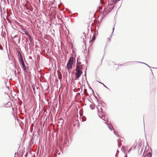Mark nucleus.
<instances>
[{
    "mask_svg": "<svg viewBox=\"0 0 157 157\" xmlns=\"http://www.w3.org/2000/svg\"><path fill=\"white\" fill-rule=\"evenodd\" d=\"M69 141L67 136H65L64 140L63 141L62 137L60 138L59 140V147L61 151H62L64 149V147L67 146L68 145Z\"/></svg>",
    "mask_w": 157,
    "mask_h": 157,
    "instance_id": "nucleus-1",
    "label": "nucleus"
},
{
    "mask_svg": "<svg viewBox=\"0 0 157 157\" xmlns=\"http://www.w3.org/2000/svg\"><path fill=\"white\" fill-rule=\"evenodd\" d=\"M20 63L21 64V67L23 70L24 72L25 73H27L28 71L29 70V67L28 66V64L26 62H25L23 60L22 56L20 53Z\"/></svg>",
    "mask_w": 157,
    "mask_h": 157,
    "instance_id": "nucleus-2",
    "label": "nucleus"
},
{
    "mask_svg": "<svg viewBox=\"0 0 157 157\" xmlns=\"http://www.w3.org/2000/svg\"><path fill=\"white\" fill-rule=\"evenodd\" d=\"M83 68H79V67H77L76 68L75 71L76 72L75 73V80H77L81 76L82 74V69Z\"/></svg>",
    "mask_w": 157,
    "mask_h": 157,
    "instance_id": "nucleus-3",
    "label": "nucleus"
},
{
    "mask_svg": "<svg viewBox=\"0 0 157 157\" xmlns=\"http://www.w3.org/2000/svg\"><path fill=\"white\" fill-rule=\"evenodd\" d=\"M100 109H101V113H102V114H101V115L98 114L99 117L101 118L104 121H105V122H104V123H105V124H106L108 126V127L109 128V130H110L111 131H112V128L111 127V126L110 125H109V124H108L106 122L107 121V120H106L105 119V116H103V111L102 108H101V107L100 108Z\"/></svg>",
    "mask_w": 157,
    "mask_h": 157,
    "instance_id": "nucleus-4",
    "label": "nucleus"
},
{
    "mask_svg": "<svg viewBox=\"0 0 157 157\" xmlns=\"http://www.w3.org/2000/svg\"><path fill=\"white\" fill-rule=\"evenodd\" d=\"M73 61V57H70L67 65V68L68 70H69L72 68Z\"/></svg>",
    "mask_w": 157,
    "mask_h": 157,
    "instance_id": "nucleus-5",
    "label": "nucleus"
},
{
    "mask_svg": "<svg viewBox=\"0 0 157 157\" xmlns=\"http://www.w3.org/2000/svg\"><path fill=\"white\" fill-rule=\"evenodd\" d=\"M20 33L23 34H25L27 36L29 35L28 32L27 30L22 26L20 25Z\"/></svg>",
    "mask_w": 157,
    "mask_h": 157,
    "instance_id": "nucleus-6",
    "label": "nucleus"
},
{
    "mask_svg": "<svg viewBox=\"0 0 157 157\" xmlns=\"http://www.w3.org/2000/svg\"><path fill=\"white\" fill-rule=\"evenodd\" d=\"M81 63L79 61H77L76 62V68H77V67H79V68H83V64H81Z\"/></svg>",
    "mask_w": 157,
    "mask_h": 157,
    "instance_id": "nucleus-7",
    "label": "nucleus"
},
{
    "mask_svg": "<svg viewBox=\"0 0 157 157\" xmlns=\"http://www.w3.org/2000/svg\"><path fill=\"white\" fill-rule=\"evenodd\" d=\"M146 154H147L145 155L144 157H151L152 154L150 152H148L147 150L146 151Z\"/></svg>",
    "mask_w": 157,
    "mask_h": 157,
    "instance_id": "nucleus-8",
    "label": "nucleus"
},
{
    "mask_svg": "<svg viewBox=\"0 0 157 157\" xmlns=\"http://www.w3.org/2000/svg\"><path fill=\"white\" fill-rule=\"evenodd\" d=\"M121 141V140L120 139H119L117 140L118 144V147H120L122 145V144L120 142Z\"/></svg>",
    "mask_w": 157,
    "mask_h": 157,
    "instance_id": "nucleus-9",
    "label": "nucleus"
},
{
    "mask_svg": "<svg viewBox=\"0 0 157 157\" xmlns=\"http://www.w3.org/2000/svg\"><path fill=\"white\" fill-rule=\"evenodd\" d=\"M95 35H96V32H95L93 34V36L92 37V40L90 41V42L91 41H94L95 39Z\"/></svg>",
    "mask_w": 157,
    "mask_h": 157,
    "instance_id": "nucleus-10",
    "label": "nucleus"
},
{
    "mask_svg": "<svg viewBox=\"0 0 157 157\" xmlns=\"http://www.w3.org/2000/svg\"><path fill=\"white\" fill-rule=\"evenodd\" d=\"M134 62L138 63H143V64H145L147 65V66L149 67L147 64H146V63H144L141 62H139V61H132V62H129L128 63H132Z\"/></svg>",
    "mask_w": 157,
    "mask_h": 157,
    "instance_id": "nucleus-11",
    "label": "nucleus"
},
{
    "mask_svg": "<svg viewBox=\"0 0 157 157\" xmlns=\"http://www.w3.org/2000/svg\"><path fill=\"white\" fill-rule=\"evenodd\" d=\"M6 88H7V89L9 90V92H8L7 93V94L9 95V96H10V95L11 94V93H10V91L9 87L8 86H7L6 87Z\"/></svg>",
    "mask_w": 157,
    "mask_h": 157,
    "instance_id": "nucleus-12",
    "label": "nucleus"
},
{
    "mask_svg": "<svg viewBox=\"0 0 157 157\" xmlns=\"http://www.w3.org/2000/svg\"><path fill=\"white\" fill-rule=\"evenodd\" d=\"M90 107L91 109H94L95 107L94 105L91 104L90 105Z\"/></svg>",
    "mask_w": 157,
    "mask_h": 157,
    "instance_id": "nucleus-13",
    "label": "nucleus"
},
{
    "mask_svg": "<svg viewBox=\"0 0 157 157\" xmlns=\"http://www.w3.org/2000/svg\"><path fill=\"white\" fill-rule=\"evenodd\" d=\"M82 122L85 121L86 120V118L85 116H83L82 117Z\"/></svg>",
    "mask_w": 157,
    "mask_h": 157,
    "instance_id": "nucleus-14",
    "label": "nucleus"
},
{
    "mask_svg": "<svg viewBox=\"0 0 157 157\" xmlns=\"http://www.w3.org/2000/svg\"><path fill=\"white\" fill-rule=\"evenodd\" d=\"M83 36H84V37H83V41L84 42L85 41V39L86 38V34H85V33H83Z\"/></svg>",
    "mask_w": 157,
    "mask_h": 157,
    "instance_id": "nucleus-15",
    "label": "nucleus"
},
{
    "mask_svg": "<svg viewBox=\"0 0 157 157\" xmlns=\"http://www.w3.org/2000/svg\"><path fill=\"white\" fill-rule=\"evenodd\" d=\"M114 134L116 135L117 137H118V138H120V136L119 135H117V133L116 132L114 131Z\"/></svg>",
    "mask_w": 157,
    "mask_h": 157,
    "instance_id": "nucleus-16",
    "label": "nucleus"
},
{
    "mask_svg": "<svg viewBox=\"0 0 157 157\" xmlns=\"http://www.w3.org/2000/svg\"><path fill=\"white\" fill-rule=\"evenodd\" d=\"M143 150V149L142 148L140 147L139 150V152L140 151V153H141L142 152Z\"/></svg>",
    "mask_w": 157,
    "mask_h": 157,
    "instance_id": "nucleus-17",
    "label": "nucleus"
},
{
    "mask_svg": "<svg viewBox=\"0 0 157 157\" xmlns=\"http://www.w3.org/2000/svg\"><path fill=\"white\" fill-rule=\"evenodd\" d=\"M98 81V82H99V83H101V84L103 85L104 86V87H106V88H107V89H108V88L106 86H105V85L104 84H103V83H101V82H99V81Z\"/></svg>",
    "mask_w": 157,
    "mask_h": 157,
    "instance_id": "nucleus-18",
    "label": "nucleus"
},
{
    "mask_svg": "<svg viewBox=\"0 0 157 157\" xmlns=\"http://www.w3.org/2000/svg\"><path fill=\"white\" fill-rule=\"evenodd\" d=\"M7 104L9 105V106H11V103L10 102H8Z\"/></svg>",
    "mask_w": 157,
    "mask_h": 157,
    "instance_id": "nucleus-19",
    "label": "nucleus"
},
{
    "mask_svg": "<svg viewBox=\"0 0 157 157\" xmlns=\"http://www.w3.org/2000/svg\"><path fill=\"white\" fill-rule=\"evenodd\" d=\"M58 151L57 150L56 151L54 154L56 155L58 153Z\"/></svg>",
    "mask_w": 157,
    "mask_h": 157,
    "instance_id": "nucleus-20",
    "label": "nucleus"
},
{
    "mask_svg": "<svg viewBox=\"0 0 157 157\" xmlns=\"http://www.w3.org/2000/svg\"><path fill=\"white\" fill-rule=\"evenodd\" d=\"M79 114H80V117L82 116L83 115V113H81L80 112H79Z\"/></svg>",
    "mask_w": 157,
    "mask_h": 157,
    "instance_id": "nucleus-21",
    "label": "nucleus"
},
{
    "mask_svg": "<svg viewBox=\"0 0 157 157\" xmlns=\"http://www.w3.org/2000/svg\"><path fill=\"white\" fill-rule=\"evenodd\" d=\"M87 70V67H86V71H85V74L84 75V76H85L86 77V70Z\"/></svg>",
    "mask_w": 157,
    "mask_h": 157,
    "instance_id": "nucleus-22",
    "label": "nucleus"
},
{
    "mask_svg": "<svg viewBox=\"0 0 157 157\" xmlns=\"http://www.w3.org/2000/svg\"><path fill=\"white\" fill-rule=\"evenodd\" d=\"M17 55L18 56H19L20 55V51L19 50L18 51L17 50Z\"/></svg>",
    "mask_w": 157,
    "mask_h": 157,
    "instance_id": "nucleus-23",
    "label": "nucleus"
},
{
    "mask_svg": "<svg viewBox=\"0 0 157 157\" xmlns=\"http://www.w3.org/2000/svg\"><path fill=\"white\" fill-rule=\"evenodd\" d=\"M117 0H112V2L113 3H115Z\"/></svg>",
    "mask_w": 157,
    "mask_h": 157,
    "instance_id": "nucleus-24",
    "label": "nucleus"
},
{
    "mask_svg": "<svg viewBox=\"0 0 157 157\" xmlns=\"http://www.w3.org/2000/svg\"><path fill=\"white\" fill-rule=\"evenodd\" d=\"M79 58H78L77 59V61H79Z\"/></svg>",
    "mask_w": 157,
    "mask_h": 157,
    "instance_id": "nucleus-25",
    "label": "nucleus"
},
{
    "mask_svg": "<svg viewBox=\"0 0 157 157\" xmlns=\"http://www.w3.org/2000/svg\"><path fill=\"white\" fill-rule=\"evenodd\" d=\"M86 95L87 96H89V94L87 93H86Z\"/></svg>",
    "mask_w": 157,
    "mask_h": 157,
    "instance_id": "nucleus-26",
    "label": "nucleus"
},
{
    "mask_svg": "<svg viewBox=\"0 0 157 157\" xmlns=\"http://www.w3.org/2000/svg\"><path fill=\"white\" fill-rule=\"evenodd\" d=\"M114 27L113 29V31L114 30Z\"/></svg>",
    "mask_w": 157,
    "mask_h": 157,
    "instance_id": "nucleus-27",
    "label": "nucleus"
},
{
    "mask_svg": "<svg viewBox=\"0 0 157 157\" xmlns=\"http://www.w3.org/2000/svg\"><path fill=\"white\" fill-rule=\"evenodd\" d=\"M20 105H21V104L22 103V102L21 101H20Z\"/></svg>",
    "mask_w": 157,
    "mask_h": 157,
    "instance_id": "nucleus-28",
    "label": "nucleus"
},
{
    "mask_svg": "<svg viewBox=\"0 0 157 157\" xmlns=\"http://www.w3.org/2000/svg\"><path fill=\"white\" fill-rule=\"evenodd\" d=\"M115 156H116V157H118L117 156V153H116V154L115 155Z\"/></svg>",
    "mask_w": 157,
    "mask_h": 157,
    "instance_id": "nucleus-29",
    "label": "nucleus"
},
{
    "mask_svg": "<svg viewBox=\"0 0 157 157\" xmlns=\"http://www.w3.org/2000/svg\"><path fill=\"white\" fill-rule=\"evenodd\" d=\"M124 156H125V157H127V154H126V155H125Z\"/></svg>",
    "mask_w": 157,
    "mask_h": 157,
    "instance_id": "nucleus-30",
    "label": "nucleus"
},
{
    "mask_svg": "<svg viewBox=\"0 0 157 157\" xmlns=\"http://www.w3.org/2000/svg\"><path fill=\"white\" fill-rule=\"evenodd\" d=\"M13 35H12L11 36L12 37H13Z\"/></svg>",
    "mask_w": 157,
    "mask_h": 157,
    "instance_id": "nucleus-31",
    "label": "nucleus"
},
{
    "mask_svg": "<svg viewBox=\"0 0 157 157\" xmlns=\"http://www.w3.org/2000/svg\"><path fill=\"white\" fill-rule=\"evenodd\" d=\"M119 152V151H118L117 150V152Z\"/></svg>",
    "mask_w": 157,
    "mask_h": 157,
    "instance_id": "nucleus-32",
    "label": "nucleus"
},
{
    "mask_svg": "<svg viewBox=\"0 0 157 157\" xmlns=\"http://www.w3.org/2000/svg\"><path fill=\"white\" fill-rule=\"evenodd\" d=\"M17 121H18V123H19V120H18V118H17Z\"/></svg>",
    "mask_w": 157,
    "mask_h": 157,
    "instance_id": "nucleus-33",
    "label": "nucleus"
},
{
    "mask_svg": "<svg viewBox=\"0 0 157 157\" xmlns=\"http://www.w3.org/2000/svg\"><path fill=\"white\" fill-rule=\"evenodd\" d=\"M144 152H145V151H144V153H143V155L144 154Z\"/></svg>",
    "mask_w": 157,
    "mask_h": 157,
    "instance_id": "nucleus-34",
    "label": "nucleus"
},
{
    "mask_svg": "<svg viewBox=\"0 0 157 157\" xmlns=\"http://www.w3.org/2000/svg\"><path fill=\"white\" fill-rule=\"evenodd\" d=\"M60 152H59V153L58 154V155H60Z\"/></svg>",
    "mask_w": 157,
    "mask_h": 157,
    "instance_id": "nucleus-35",
    "label": "nucleus"
},
{
    "mask_svg": "<svg viewBox=\"0 0 157 157\" xmlns=\"http://www.w3.org/2000/svg\"><path fill=\"white\" fill-rule=\"evenodd\" d=\"M59 79H61V78H60L59 77Z\"/></svg>",
    "mask_w": 157,
    "mask_h": 157,
    "instance_id": "nucleus-36",
    "label": "nucleus"
},
{
    "mask_svg": "<svg viewBox=\"0 0 157 157\" xmlns=\"http://www.w3.org/2000/svg\"><path fill=\"white\" fill-rule=\"evenodd\" d=\"M16 154L15 153V157H16Z\"/></svg>",
    "mask_w": 157,
    "mask_h": 157,
    "instance_id": "nucleus-37",
    "label": "nucleus"
},
{
    "mask_svg": "<svg viewBox=\"0 0 157 157\" xmlns=\"http://www.w3.org/2000/svg\"><path fill=\"white\" fill-rule=\"evenodd\" d=\"M15 75H16V71H15Z\"/></svg>",
    "mask_w": 157,
    "mask_h": 157,
    "instance_id": "nucleus-38",
    "label": "nucleus"
},
{
    "mask_svg": "<svg viewBox=\"0 0 157 157\" xmlns=\"http://www.w3.org/2000/svg\"><path fill=\"white\" fill-rule=\"evenodd\" d=\"M18 109H20V107H18Z\"/></svg>",
    "mask_w": 157,
    "mask_h": 157,
    "instance_id": "nucleus-39",
    "label": "nucleus"
},
{
    "mask_svg": "<svg viewBox=\"0 0 157 157\" xmlns=\"http://www.w3.org/2000/svg\"><path fill=\"white\" fill-rule=\"evenodd\" d=\"M109 40H110V39L109 38Z\"/></svg>",
    "mask_w": 157,
    "mask_h": 157,
    "instance_id": "nucleus-40",
    "label": "nucleus"
},
{
    "mask_svg": "<svg viewBox=\"0 0 157 157\" xmlns=\"http://www.w3.org/2000/svg\"><path fill=\"white\" fill-rule=\"evenodd\" d=\"M15 36H13V37H15Z\"/></svg>",
    "mask_w": 157,
    "mask_h": 157,
    "instance_id": "nucleus-41",
    "label": "nucleus"
},
{
    "mask_svg": "<svg viewBox=\"0 0 157 157\" xmlns=\"http://www.w3.org/2000/svg\"><path fill=\"white\" fill-rule=\"evenodd\" d=\"M84 93H85V90H84Z\"/></svg>",
    "mask_w": 157,
    "mask_h": 157,
    "instance_id": "nucleus-42",
    "label": "nucleus"
},
{
    "mask_svg": "<svg viewBox=\"0 0 157 157\" xmlns=\"http://www.w3.org/2000/svg\"><path fill=\"white\" fill-rule=\"evenodd\" d=\"M101 0H100V2H101Z\"/></svg>",
    "mask_w": 157,
    "mask_h": 157,
    "instance_id": "nucleus-43",
    "label": "nucleus"
},
{
    "mask_svg": "<svg viewBox=\"0 0 157 157\" xmlns=\"http://www.w3.org/2000/svg\"><path fill=\"white\" fill-rule=\"evenodd\" d=\"M91 89L92 90V91H93V90H92V89H91Z\"/></svg>",
    "mask_w": 157,
    "mask_h": 157,
    "instance_id": "nucleus-44",
    "label": "nucleus"
}]
</instances>
